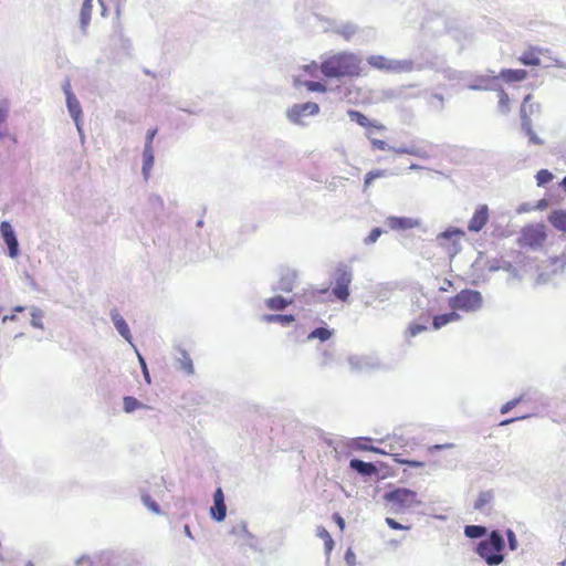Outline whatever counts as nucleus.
<instances>
[{
	"label": "nucleus",
	"mask_w": 566,
	"mask_h": 566,
	"mask_svg": "<svg viewBox=\"0 0 566 566\" xmlns=\"http://www.w3.org/2000/svg\"><path fill=\"white\" fill-rule=\"evenodd\" d=\"M321 71L327 77L359 76L360 60L352 53H337L322 62Z\"/></svg>",
	"instance_id": "obj_1"
},
{
	"label": "nucleus",
	"mask_w": 566,
	"mask_h": 566,
	"mask_svg": "<svg viewBox=\"0 0 566 566\" xmlns=\"http://www.w3.org/2000/svg\"><path fill=\"white\" fill-rule=\"evenodd\" d=\"M505 543L499 531L490 533L489 537L482 539L475 552L488 566H499L504 562Z\"/></svg>",
	"instance_id": "obj_2"
},
{
	"label": "nucleus",
	"mask_w": 566,
	"mask_h": 566,
	"mask_svg": "<svg viewBox=\"0 0 566 566\" xmlns=\"http://www.w3.org/2000/svg\"><path fill=\"white\" fill-rule=\"evenodd\" d=\"M483 298L481 293L469 289L462 290L449 298L450 308L457 313L458 311L464 313L475 312L481 308Z\"/></svg>",
	"instance_id": "obj_3"
},
{
	"label": "nucleus",
	"mask_w": 566,
	"mask_h": 566,
	"mask_svg": "<svg viewBox=\"0 0 566 566\" xmlns=\"http://www.w3.org/2000/svg\"><path fill=\"white\" fill-rule=\"evenodd\" d=\"M384 499L394 512H400L420 504L417 492L407 489L389 491Z\"/></svg>",
	"instance_id": "obj_4"
},
{
	"label": "nucleus",
	"mask_w": 566,
	"mask_h": 566,
	"mask_svg": "<svg viewBox=\"0 0 566 566\" xmlns=\"http://www.w3.org/2000/svg\"><path fill=\"white\" fill-rule=\"evenodd\" d=\"M546 238L547 234L544 224H527L521 230L517 243L521 248L535 250L544 244Z\"/></svg>",
	"instance_id": "obj_5"
},
{
	"label": "nucleus",
	"mask_w": 566,
	"mask_h": 566,
	"mask_svg": "<svg viewBox=\"0 0 566 566\" xmlns=\"http://www.w3.org/2000/svg\"><path fill=\"white\" fill-rule=\"evenodd\" d=\"M347 114L353 122L365 128L367 139L375 137L377 133L386 130V126L382 123L376 119H369L359 111L349 109Z\"/></svg>",
	"instance_id": "obj_6"
},
{
	"label": "nucleus",
	"mask_w": 566,
	"mask_h": 566,
	"mask_svg": "<svg viewBox=\"0 0 566 566\" xmlns=\"http://www.w3.org/2000/svg\"><path fill=\"white\" fill-rule=\"evenodd\" d=\"M352 282V272L347 268H338L335 276V286L333 294L340 301H346L349 296L348 286Z\"/></svg>",
	"instance_id": "obj_7"
},
{
	"label": "nucleus",
	"mask_w": 566,
	"mask_h": 566,
	"mask_svg": "<svg viewBox=\"0 0 566 566\" xmlns=\"http://www.w3.org/2000/svg\"><path fill=\"white\" fill-rule=\"evenodd\" d=\"M318 112L319 107L316 103L307 102L293 105L287 112V117L291 122L300 124L304 116L316 115Z\"/></svg>",
	"instance_id": "obj_8"
},
{
	"label": "nucleus",
	"mask_w": 566,
	"mask_h": 566,
	"mask_svg": "<svg viewBox=\"0 0 566 566\" xmlns=\"http://www.w3.org/2000/svg\"><path fill=\"white\" fill-rule=\"evenodd\" d=\"M490 210L486 205L476 207L472 218L469 220L468 230L470 232H480L489 222Z\"/></svg>",
	"instance_id": "obj_9"
},
{
	"label": "nucleus",
	"mask_w": 566,
	"mask_h": 566,
	"mask_svg": "<svg viewBox=\"0 0 566 566\" xmlns=\"http://www.w3.org/2000/svg\"><path fill=\"white\" fill-rule=\"evenodd\" d=\"M0 231L9 248L10 258H15L19 254V243L11 224L8 221H2L0 224Z\"/></svg>",
	"instance_id": "obj_10"
},
{
	"label": "nucleus",
	"mask_w": 566,
	"mask_h": 566,
	"mask_svg": "<svg viewBox=\"0 0 566 566\" xmlns=\"http://www.w3.org/2000/svg\"><path fill=\"white\" fill-rule=\"evenodd\" d=\"M367 62L370 66L387 72L400 71L402 69L401 62L391 61L384 55H370Z\"/></svg>",
	"instance_id": "obj_11"
},
{
	"label": "nucleus",
	"mask_w": 566,
	"mask_h": 566,
	"mask_svg": "<svg viewBox=\"0 0 566 566\" xmlns=\"http://www.w3.org/2000/svg\"><path fill=\"white\" fill-rule=\"evenodd\" d=\"M212 499H214V505L211 506L210 514L217 522H222L226 517V505L223 492L220 488L214 492Z\"/></svg>",
	"instance_id": "obj_12"
},
{
	"label": "nucleus",
	"mask_w": 566,
	"mask_h": 566,
	"mask_svg": "<svg viewBox=\"0 0 566 566\" xmlns=\"http://www.w3.org/2000/svg\"><path fill=\"white\" fill-rule=\"evenodd\" d=\"M64 93L66 95V104L69 112L73 119L77 123L82 116V108L80 102L76 99L75 95L71 91V86L69 83L64 85Z\"/></svg>",
	"instance_id": "obj_13"
},
{
	"label": "nucleus",
	"mask_w": 566,
	"mask_h": 566,
	"mask_svg": "<svg viewBox=\"0 0 566 566\" xmlns=\"http://www.w3.org/2000/svg\"><path fill=\"white\" fill-rule=\"evenodd\" d=\"M531 98H532L531 94L526 95L524 97L523 104L521 106V116H522V120H523V127L526 129V133L530 136V139L532 143L542 144V140H539L537 138V136L531 128V122H530L528 114H527L528 102L531 101Z\"/></svg>",
	"instance_id": "obj_14"
},
{
	"label": "nucleus",
	"mask_w": 566,
	"mask_h": 566,
	"mask_svg": "<svg viewBox=\"0 0 566 566\" xmlns=\"http://www.w3.org/2000/svg\"><path fill=\"white\" fill-rule=\"evenodd\" d=\"M176 361L178 364V368L185 374L192 375L195 373L192 359L189 354L180 347L177 348Z\"/></svg>",
	"instance_id": "obj_15"
},
{
	"label": "nucleus",
	"mask_w": 566,
	"mask_h": 566,
	"mask_svg": "<svg viewBox=\"0 0 566 566\" xmlns=\"http://www.w3.org/2000/svg\"><path fill=\"white\" fill-rule=\"evenodd\" d=\"M460 319H461L460 314L452 310L449 313L439 314V315L433 316L432 327H433V329H440L443 326H446L447 324L458 322Z\"/></svg>",
	"instance_id": "obj_16"
},
{
	"label": "nucleus",
	"mask_w": 566,
	"mask_h": 566,
	"mask_svg": "<svg viewBox=\"0 0 566 566\" xmlns=\"http://www.w3.org/2000/svg\"><path fill=\"white\" fill-rule=\"evenodd\" d=\"M388 224L394 230H407L418 226V221L407 217H390Z\"/></svg>",
	"instance_id": "obj_17"
},
{
	"label": "nucleus",
	"mask_w": 566,
	"mask_h": 566,
	"mask_svg": "<svg viewBox=\"0 0 566 566\" xmlns=\"http://www.w3.org/2000/svg\"><path fill=\"white\" fill-rule=\"evenodd\" d=\"M112 321L118 331V333L128 342H130L132 335L127 323L124 317L115 310L111 313Z\"/></svg>",
	"instance_id": "obj_18"
},
{
	"label": "nucleus",
	"mask_w": 566,
	"mask_h": 566,
	"mask_svg": "<svg viewBox=\"0 0 566 566\" xmlns=\"http://www.w3.org/2000/svg\"><path fill=\"white\" fill-rule=\"evenodd\" d=\"M350 468L365 476L374 475L377 472L376 467L371 462H366L364 460H350Z\"/></svg>",
	"instance_id": "obj_19"
},
{
	"label": "nucleus",
	"mask_w": 566,
	"mask_h": 566,
	"mask_svg": "<svg viewBox=\"0 0 566 566\" xmlns=\"http://www.w3.org/2000/svg\"><path fill=\"white\" fill-rule=\"evenodd\" d=\"M497 80V76L480 75L476 76L473 83L470 85L471 90L486 91L493 88V83Z\"/></svg>",
	"instance_id": "obj_20"
},
{
	"label": "nucleus",
	"mask_w": 566,
	"mask_h": 566,
	"mask_svg": "<svg viewBox=\"0 0 566 566\" xmlns=\"http://www.w3.org/2000/svg\"><path fill=\"white\" fill-rule=\"evenodd\" d=\"M93 0H84L81 12H80V24L83 32H86L91 18H92V10H93Z\"/></svg>",
	"instance_id": "obj_21"
},
{
	"label": "nucleus",
	"mask_w": 566,
	"mask_h": 566,
	"mask_svg": "<svg viewBox=\"0 0 566 566\" xmlns=\"http://www.w3.org/2000/svg\"><path fill=\"white\" fill-rule=\"evenodd\" d=\"M549 223L557 230L566 232V210H555L548 216Z\"/></svg>",
	"instance_id": "obj_22"
},
{
	"label": "nucleus",
	"mask_w": 566,
	"mask_h": 566,
	"mask_svg": "<svg viewBox=\"0 0 566 566\" xmlns=\"http://www.w3.org/2000/svg\"><path fill=\"white\" fill-rule=\"evenodd\" d=\"M527 76V72L525 70H511L505 69L500 73V77L506 82H520L525 80Z\"/></svg>",
	"instance_id": "obj_23"
},
{
	"label": "nucleus",
	"mask_w": 566,
	"mask_h": 566,
	"mask_svg": "<svg viewBox=\"0 0 566 566\" xmlns=\"http://www.w3.org/2000/svg\"><path fill=\"white\" fill-rule=\"evenodd\" d=\"M292 303L293 300H286L280 295L270 297L265 301L266 307L271 311H282Z\"/></svg>",
	"instance_id": "obj_24"
},
{
	"label": "nucleus",
	"mask_w": 566,
	"mask_h": 566,
	"mask_svg": "<svg viewBox=\"0 0 566 566\" xmlns=\"http://www.w3.org/2000/svg\"><path fill=\"white\" fill-rule=\"evenodd\" d=\"M266 323H279L283 326L290 325L295 321L292 314H268L263 316Z\"/></svg>",
	"instance_id": "obj_25"
},
{
	"label": "nucleus",
	"mask_w": 566,
	"mask_h": 566,
	"mask_svg": "<svg viewBox=\"0 0 566 566\" xmlns=\"http://www.w3.org/2000/svg\"><path fill=\"white\" fill-rule=\"evenodd\" d=\"M143 172L145 177L147 178L150 170L154 166V148L153 147H145L143 153Z\"/></svg>",
	"instance_id": "obj_26"
},
{
	"label": "nucleus",
	"mask_w": 566,
	"mask_h": 566,
	"mask_svg": "<svg viewBox=\"0 0 566 566\" xmlns=\"http://www.w3.org/2000/svg\"><path fill=\"white\" fill-rule=\"evenodd\" d=\"M493 499L494 494L491 491H483L480 493L478 500H475L473 507L483 511L491 504Z\"/></svg>",
	"instance_id": "obj_27"
},
{
	"label": "nucleus",
	"mask_w": 566,
	"mask_h": 566,
	"mask_svg": "<svg viewBox=\"0 0 566 566\" xmlns=\"http://www.w3.org/2000/svg\"><path fill=\"white\" fill-rule=\"evenodd\" d=\"M317 536L324 542V549L326 554H331L334 549V539L331 534L323 527H318Z\"/></svg>",
	"instance_id": "obj_28"
},
{
	"label": "nucleus",
	"mask_w": 566,
	"mask_h": 566,
	"mask_svg": "<svg viewBox=\"0 0 566 566\" xmlns=\"http://www.w3.org/2000/svg\"><path fill=\"white\" fill-rule=\"evenodd\" d=\"M518 60L524 65H534L535 66V65H539V63H541V60H539L537 53L533 50L524 52L520 56Z\"/></svg>",
	"instance_id": "obj_29"
},
{
	"label": "nucleus",
	"mask_w": 566,
	"mask_h": 566,
	"mask_svg": "<svg viewBox=\"0 0 566 566\" xmlns=\"http://www.w3.org/2000/svg\"><path fill=\"white\" fill-rule=\"evenodd\" d=\"M486 528L481 525H468L465 526L464 534L469 538H480L484 536Z\"/></svg>",
	"instance_id": "obj_30"
},
{
	"label": "nucleus",
	"mask_w": 566,
	"mask_h": 566,
	"mask_svg": "<svg viewBox=\"0 0 566 566\" xmlns=\"http://www.w3.org/2000/svg\"><path fill=\"white\" fill-rule=\"evenodd\" d=\"M386 175V170L381 169H375L367 172L364 179V189H368L375 179L385 177Z\"/></svg>",
	"instance_id": "obj_31"
},
{
	"label": "nucleus",
	"mask_w": 566,
	"mask_h": 566,
	"mask_svg": "<svg viewBox=\"0 0 566 566\" xmlns=\"http://www.w3.org/2000/svg\"><path fill=\"white\" fill-rule=\"evenodd\" d=\"M497 97H499V109L502 112V113H507L510 111V97L507 95V93L503 90V88H500L497 90Z\"/></svg>",
	"instance_id": "obj_32"
},
{
	"label": "nucleus",
	"mask_w": 566,
	"mask_h": 566,
	"mask_svg": "<svg viewBox=\"0 0 566 566\" xmlns=\"http://www.w3.org/2000/svg\"><path fill=\"white\" fill-rule=\"evenodd\" d=\"M331 336H332L331 331H328L327 328H324V327H318V328H315L313 332H311V334L308 335V338L310 339L318 338L319 340L325 342V340L329 339Z\"/></svg>",
	"instance_id": "obj_33"
},
{
	"label": "nucleus",
	"mask_w": 566,
	"mask_h": 566,
	"mask_svg": "<svg viewBox=\"0 0 566 566\" xmlns=\"http://www.w3.org/2000/svg\"><path fill=\"white\" fill-rule=\"evenodd\" d=\"M553 178H554L553 174L551 171H548L547 169H541L536 174V181H537L538 186H544V185L548 184L549 181L553 180Z\"/></svg>",
	"instance_id": "obj_34"
},
{
	"label": "nucleus",
	"mask_w": 566,
	"mask_h": 566,
	"mask_svg": "<svg viewBox=\"0 0 566 566\" xmlns=\"http://www.w3.org/2000/svg\"><path fill=\"white\" fill-rule=\"evenodd\" d=\"M43 312L39 308H33L31 312V325L36 328H43Z\"/></svg>",
	"instance_id": "obj_35"
},
{
	"label": "nucleus",
	"mask_w": 566,
	"mask_h": 566,
	"mask_svg": "<svg viewBox=\"0 0 566 566\" xmlns=\"http://www.w3.org/2000/svg\"><path fill=\"white\" fill-rule=\"evenodd\" d=\"M102 560H103L102 555L95 556V557L84 555V556L77 558L76 564L82 565V566H93L94 563H102Z\"/></svg>",
	"instance_id": "obj_36"
},
{
	"label": "nucleus",
	"mask_w": 566,
	"mask_h": 566,
	"mask_svg": "<svg viewBox=\"0 0 566 566\" xmlns=\"http://www.w3.org/2000/svg\"><path fill=\"white\" fill-rule=\"evenodd\" d=\"M303 85L310 91V92H319L325 93L327 91L326 86L319 82L315 81H305Z\"/></svg>",
	"instance_id": "obj_37"
},
{
	"label": "nucleus",
	"mask_w": 566,
	"mask_h": 566,
	"mask_svg": "<svg viewBox=\"0 0 566 566\" xmlns=\"http://www.w3.org/2000/svg\"><path fill=\"white\" fill-rule=\"evenodd\" d=\"M123 402L126 412H133L140 407V402L133 397H125Z\"/></svg>",
	"instance_id": "obj_38"
},
{
	"label": "nucleus",
	"mask_w": 566,
	"mask_h": 566,
	"mask_svg": "<svg viewBox=\"0 0 566 566\" xmlns=\"http://www.w3.org/2000/svg\"><path fill=\"white\" fill-rule=\"evenodd\" d=\"M337 33L346 40H350L356 33V27L352 24L343 25L337 30Z\"/></svg>",
	"instance_id": "obj_39"
},
{
	"label": "nucleus",
	"mask_w": 566,
	"mask_h": 566,
	"mask_svg": "<svg viewBox=\"0 0 566 566\" xmlns=\"http://www.w3.org/2000/svg\"><path fill=\"white\" fill-rule=\"evenodd\" d=\"M426 329H427L426 325H421L418 323H411V324H409V326L407 328V335L409 337H416L418 334L424 332Z\"/></svg>",
	"instance_id": "obj_40"
},
{
	"label": "nucleus",
	"mask_w": 566,
	"mask_h": 566,
	"mask_svg": "<svg viewBox=\"0 0 566 566\" xmlns=\"http://www.w3.org/2000/svg\"><path fill=\"white\" fill-rule=\"evenodd\" d=\"M368 140L370 142L371 148L374 150H390L391 149V147L382 139L373 137Z\"/></svg>",
	"instance_id": "obj_41"
},
{
	"label": "nucleus",
	"mask_w": 566,
	"mask_h": 566,
	"mask_svg": "<svg viewBox=\"0 0 566 566\" xmlns=\"http://www.w3.org/2000/svg\"><path fill=\"white\" fill-rule=\"evenodd\" d=\"M142 501H143L144 505L147 506L149 510H151L153 512H155L157 514L159 513V506L157 505V503L154 501V499L149 494H143Z\"/></svg>",
	"instance_id": "obj_42"
},
{
	"label": "nucleus",
	"mask_w": 566,
	"mask_h": 566,
	"mask_svg": "<svg viewBox=\"0 0 566 566\" xmlns=\"http://www.w3.org/2000/svg\"><path fill=\"white\" fill-rule=\"evenodd\" d=\"M523 400V396L518 397V398H514L512 400H507L501 408V413L502 415H505L509 411H511L513 408H515L517 406L518 402H521Z\"/></svg>",
	"instance_id": "obj_43"
},
{
	"label": "nucleus",
	"mask_w": 566,
	"mask_h": 566,
	"mask_svg": "<svg viewBox=\"0 0 566 566\" xmlns=\"http://www.w3.org/2000/svg\"><path fill=\"white\" fill-rule=\"evenodd\" d=\"M505 535L507 538L509 548H511V551H516L517 546H518V542L515 536V533L512 530H506Z\"/></svg>",
	"instance_id": "obj_44"
},
{
	"label": "nucleus",
	"mask_w": 566,
	"mask_h": 566,
	"mask_svg": "<svg viewBox=\"0 0 566 566\" xmlns=\"http://www.w3.org/2000/svg\"><path fill=\"white\" fill-rule=\"evenodd\" d=\"M394 461L400 463V464H407L409 467H412V468H420L423 465V463L421 461H418V460H403L401 459L399 455H396V458H394Z\"/></svg>",
	"instance_id": "obj_45"
},
{
	"label": "nucleus",
	"mask_w": 566,
	"mask_h": 566,
	"mask_svg": "<svg viewBox=\"0 0 566 566\" xmlns=\"http://www.w3.org/2000/svg\"><path fill=\"white\" fill-rule=\"evenodd\" d=\"M386 523L387 525L391 528V530H396V531H399V530H409V526L408 525H402L401 523L390 518V517H387L386 518Z\"/></svg>",
	"instance_id": "obj_46"
},
{
	"label": "nucleus",
	"mask_w": 566,
	"mask_h": 566,
	"mask_svg": "<svg viewBox=\"0 0 566 566\" xmlns=\"http://www.w3.org/2000/svg\"><path fill=\"white\" fill-rule=\"evenodd\" d=\"M381 234V230L378 229V228H375L370 231L369 235L367 237L366 239V242L367 243H374L378 240V238L380 237Z\"/></svg>",
	"instance_id": "obj_47"
},
{
	"label": "nucleus",
	"mask_w": 566,
	"mask_h": 566,
	"mask_svg": "<svg viewBox=\"0 0 566 566\" xmlns=\"http://www.w3.org/2000/svg\"><path fill=\"white\" fill-rule=\"evenodd\" d=\"M303 69L308 75L316 76L319 67L317 63L313 62L312 64L305 65Z\"/></svg>",
	"instance_id": "obj_48"
},
{
	"label": "nucleus",
	"mask_w": 566,
	"mask_h": 566,
	"mask_svg": "<svg viewBox=\"0 0 566 566\" xmlns=\"http://www.w3.org/2000/svg\"><path fill=\"white\" fill-rule=\"evenodd\" d=\"M157 134V129L153 128L147 132L145 147H153V140Z\"/></svg>",
	"instance_id": "obj_49"
},
{
	"label": "nucleus",
	"mask_w": 566,
	"mask_h": 566,
	"mask_svg": "<svg viewBox=\"0 0 566 566\" xmlns=\"http://www.w3.org/2000/svg\"><path fill=\"white\" fill-rule=\"evenodd\" d=\"M280 290L283 292H291L293 290V284L290 280H281Z\"/></svg>",
	"instance_id": "obj_50"
},
{
	"label": "nucleus",
	"mask_w": 566,
	"mask_h": 566,
	"mask_svg": "<svg viewBox=\"0 0 566 566\" xmlns=\"http://www.w3.org/2000/svg\"><path fill=\"white\" fill-rule=\"evenodd\" d=\"M462 235L463 234V231L459 230V229H453V230H447L446 232H443L441 234V237L443 238H450L451 235Z\"/></svg>",
	"instance_id": "obj_51"
},
{
	"label": "nucleus",
	"mask_w": 566,
	"mask_h": 566,
	"mask_svg": "<svg viewBox=\"0 0 566 566\" xmlns=\"http://www.w3.org/2000/svg\"><path fill=\"white\" fill-rule=\"evenodd\" d=\"M334 521L338 525L339 530L343 531L346 522H344L343 517L338 513L334 514Z\"/></svg>",
	"instance_id": "obj_52"
},
{
	"label": "nucleus",
	"mask_w": 566,
	"mask_h": 566,
	"mask_svg": "<svg viewBox=\"0 0 566 566\" xmlns=\"http://www.w3.org/2000/svg\"><path fill=\"white\" fill-rule=\"evenodd\" d=\"M346 560L349 565L354 564L355 554L350 549L346 553Z\"/></svg>",
	"instance_id": "obj_53"
},
{
	"label": "nucleus",
	"mask_w": 566,
	"mask_h": 566,
	"mask_svg": "<svg viewBox=\"0 0 566 566\" xmlns=\"http://www.w3.org/2000/svg\"><path fill=\"white\" fill-rule=\"evenodd\" d=\"M524 417L525 416L523 415V416H520V417H516V418H513V419L503 420V421L500 422V426H506L507 423H511V422H513V421H515L517 419H523Z\"/></svg>",
	"instance_id": "obj_54"
},
{
	"label": "nucleus",
	"mask_w": 566,
	"mask_h": 566,
	"mask_svg": "<svg viewBox=\"0 0 566 566\" xmlns=\"http://www.w3.org/2000/svg\"><path fill=\"white\" fill-rule=\"evenodd\" d=\"M140 363L143 365L145 377H146V379H148V371H147L146 364L143 358H140ZM147 381L149 382V380H147Z\"/></svg>",
	"instance_id": "obj_55"
},
{
	"label": "nucleus",
	"mask_w": 566,
	"mask_h": 566,
	"mask_svg": "<svg viewBox=\"0 0 566 566\" xmlns=\"http://www.w3.org/2000/svg\"><path fill=\"white\" fill-rule=\"evenodd\" d=\"M99 4L102 6V14L105 15L106 14V7H105V3L103 0H98Z\"/></svg>",
	"instance_id": "obj_56"
},
{
	"label": "nucleus",
	"mask_w": 566,
	"mask_h": 566,
	"mask_svg": "<svg viewBox=\"0 0 566 566\" xmlns=\"http://www.w3.org/2000/svg\"><path fill=\"white\" fill-rule=\"evenodd\" d=\"M185 533L187 534L188 537H191L190 528L188 525L185 526Z\"/></svg>",
	"instance_id": "obj_57"
},
{
	"label": "nucleus",
	"mask_w": 566,
	"mask_h": 566,
	"mask_svg": "<svg viewBox=\"0 0 566 566\" xmlns=\"http://www.w3.org/2000/svg\"><path fill=\"white\" fill-rule=\"evenodd\" d=\"M560 186L566 190V177L562 180Z\"/></svg>",
	"instance_id": "obj_58"
},
{
	"label": "nucleus",
	"mask_w": 566,
	"mask_h": 566,
	"mask_svg": "<svg viewBox=\"0 0 566 566\" xmlns=\"http://www.w3.org/2000/svg\"><path fill=\"white\" fill-rule=\"evenodd\" d=\"M14 310H15V312H22V311L24 310V307H22V306H17Z\"/></svg>",
	"instance_id": "obj_59"
},
{
	"label": "nucleus",
	"mask_w": 566,
	"mask_h": 566,
	"mask_svg": "<svg viewBox=\"0 0 566 566\" xmlns=\"http://www.w3.org/2000/svg\"><path fill=\"white\" fill-rule=\"evenodd\" d=\"M396 151L400 153V154L408 153V150H406V149H397Z\"/></svg>",
	"instance_id": "obj_60"
},
{
	"label": "nucleus",
	"mask_w": 566,
	"mask_h": 566,
	"mask_svg": "<svg viewBox=\"0 0 566 566\" xmlns=\"http://www.w3.org/2000/svg\"><path fill=\"white\" fill-rule=\"evenodd\" d=\"M370 450L374 451V452H381L379 449H377L375 447H371Z\"/></svg>",
	"instance_id": "obj_61"
}]
</instances>
